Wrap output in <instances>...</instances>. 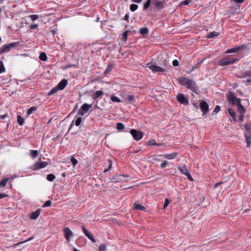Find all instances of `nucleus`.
<instances>
[{
	"instance_id": "obj_1",
	"label": "nucleus",
	"mask_w": 251,
	"mask_h": 251,
	"mask_svg": "<svg viewBox=\"0 0 251 251\" xmlns=\"http://www.w3.org/2000/svg\"><path fill=\"white\" fill-rule=\"evenodd\" d=\"M245 137L247 144V147H249L251 144V122H249L245 125Z\"/></svg>"
},
{
	"instance_id": "obj_2",
	"label": "nucleus",
	"mask_w": 251,
	"mask_h": 251,
	"mask_svg": "<svg viewBox=\"0 0 251 251\" xmlns=\"http://www.w3.org/2000/svg\"><path fill=\"white\" fill-rule=\"evenodd\" d=\"M20 44L19 42H15L4 45L1 48V53L9 51L10 49L16 48L19 47Z\"/></svg>"
},
{
	"instance_id": "obj_3",
	"label": "nucleus",
	"mask_w": 251,
	"mask_h": 251,
	"mask_svg": "<svg viewBox=\"0 0 251 251\" xmlns=\"http://www.w3.org/2000/svg\"><path fill=\"white\" fill-rule=\"evenodd\" d=\"M247 49V46L245 44H243L239 46L235 47L233 48L227 50L226 51V53H231L238 52L243 50Z\"/></svg>"
},
{
	"instance_id": "obj_4",
	"label": "nucleus",
	"mask_w": 251,
	"mask_h": 251,
	"mask_svg": "<svg viewBox=\"0 0 251 251\" xmlns=\"http://www.w3.org/2000/svg\"><path fill=\"white\" fill-rule=\"evenodd\" d=\"M130 132L134 139L136 141L140 140L143 137L144 133L141 131L133 129L130 130Z\"/></svg>"
},
{
	"instance_id": "obj_5",
	"label": "nucleus",
	"mask_w": 251,
	"mask_h": 251,
	"mask_svg": "<svg viewBox=\"0 0 251 251\" xmlns=\"http://www.w3.org/2000/svg\"><path fill=\"white\" fill-rule=\"evenodd\" d=\"M91 106L92 104H88L86 103H84L79 109L77 115L83 116L89 111Z\"/></svg>"
},
{
	"instance_id": "obj_6",
	"label": "nucleus",
	"mask_w": 251,
	"mask_h": 251,
	"mask_svg": "<svg viewBox=\"0 0 251 251\" xmlns=\"http://www.w3.org/2000/svg\"><path fill=\"white\" fill-rule=\"evenodd\" d=\"M200 107L201 110V111L203 113V115L206 114L209 111V105L207 104V103L203 100H201L200 101Z\"/></svg>"
},
{
	"instance_id": "obj_7",
	"label": "nucleus",
	"mask_w": 251,
	"mask_h": 251,
	"mask_svg": "<svg viewBox=\"0 0 251 251\" xmlns=\"http://www.w3.org/2000/svg\"><path fill=\"white\" fill-rule=\"evenodd\" d=\"M147 66L153 72H163L165 71L163 68L156 66L155 64H152L151 63L147 64Z\"/></svg>"
},
{
	"instance_id": "obj_8",
	"label": "nucleus",
	"mask_w": 251,
	"mask_h": 251,
	"mask_svg": "<svg viewBox=\"0 0 251 251\" xmlns=\"http://www.w3.org/2000/svg\"><path fill=\"white\" fill-rule=\"evenodd\" d=\"M228 100L233 104L238 106V102L239 100V103H241V100L234 96V94L231 93L228 96Z\"/></svg>"
},
{
	"instance_id": "obj_9",
	"label": "nucleus",
	"mask_w": 251,
	"mask_h": 251,
	"mask_svg": "<svg viewBox=\"0 0 251 251\" xmlns=\"http://www.w3.org/2000/svg\"><path fill=\"white\" fill-rule=\"evenodd\" d=\"M176 100L180 103L187 105L189 104V100L183 94H178L176 96Z\"/></svg>"
},
{
	"instance_id": "obj_10",
	"label": "nucleus",
	"mask_w": 251,
	"mask_h": 251,
	"mask_svg": "<svg viewBox=\"0 0 251 251\" xmlns=\"http://www.w3.org/2000/svg\"><path fill=\"white\" fill-rule=\"evenodd\" d=\"M187 88L190 89L193 92L197 94L198 93V87L197 84L195 81L190 79L187 85Z\"/></svg>"
},
{
	"instance_id": "obj_11",
	"label": "nucleus",
	"mask_w": 251,
	"mask_h": 251,
	"mask_svg": "<svg viewBox=\"0 0 251 251\" xmlns=\"http://www.w3.org/2000/svg\"><path fill=\"white\" fill-rule=\"evenodd\" d=\"M48 165L47 162H36L32 166L31 169L33 170H36L40 169H42L46 167Z\"/></svg>"
},
{
	"instance_id": "obj_12",
	"label": "nucleus",
	"mask_w": 251,
	"mask_h": 251,
	"mask_svg": "<svg viewBox=\"0 0 251 251\" xmlns=\"http://www.w3.org/2000/svg\"><path fill=\"white\" fill-rule=\"evenodd\" d=\"M63 231L65 239L67 241H69L73 236L72 231L68 227L64 228Z\"/></svg>"
},
{
	"instance_id": "obj_13",
	"label": "nucleus",
	"mask_w": 251,
	"mask_h": 251,
	"mask_svg": "<svg viewBox=\"0 0 251 251\" xmlns=\"http://www.w3.org/2000/svg\"><path fill=\"white\" fill-rule=\"evenodd\" d=\"M122 177H128L129 176L128 175H117L115 176H113L111 180L114 182H119L124 180V179L122 178Z\"/></svg>"
},
{
	"instance_id": "obj_14",
	"label": "nucleus",
	"mask_w": 251,
	"mask_h": 251,
	"mask_svg": "<svg viewBox=\"0 0 251 251\" xmlns=\"http://www.w3.org/2000/svg\"><path fill=\"white\" fill-rule=\"evenodd\" d=\"M234 63H235L234 60L228 61V58H226V57L223 58L218 61V64L221 66H225L231 65V64H234Z\"/></svg>"
},
{
	"instance_id": "obj_15",
	"label": "nucleus",
	"mask_w": 251,
	"mask_h": 251,
	"mask_svg": "<svg viewBox=\"0 0 251 251\" xmlns=\"http://www.w3.org/2000/svg\"><path fill=\"white\" fill-rule=\"evenodd\" d=\"M67 84V80L66 79H63L56 85L57 88H58L59 90H62L65 88Z\"/></svg>"
},
{
	"instance_id": "obj_16",
	"label": "nucleus",
	"mask_w": 251,
	"mask_h": 251,
	"mask_svg": "<svg viewBox=\"0 0 251 251\" xmlns=\"http://www.w3.org/2000/svg\"><path fill=\"white\" fill-rule=\"evenodd\" d=\"M41 210L38 209L35 211L32 212L30 216V218L32 220H36L38 218L41 213Z\"/></svg>"
},
{
	"instance_id": "obj_17",
	"label": "nucleus",
	"mask_w": 251,
	"mask_h": 251,
	"mask_svg": "<svg viewBox=\"0 0 251 251\" xmlns=\"http://www.w3.org/2000/svg\"><path fill=\"white\" fill-rule=\"evenodd\" d=\"M81 121V117H77L75 121L73 120L70 126L69 130H70L72 128V127L74 126V123L75 124L76 126H79L80 125Z\"/></svg>"
},
{
	"instance_id": "obj_18",
	"label": "nucleus",
	"mask_w": 251,
	"mask_h": 251,
	"mask_svg": "<svg viewBox=\"0 0 251 251\" xmlns=\"http://www.w3.org/2000/svg\"><path fill=\"white\" fill-rule=\"evenodd\" d=\"M165 2V0H163L162 1H158L155 0L154 3L155 6H156L157 8L162 9L164 7V4Z\"/></svg>"
},
{
	"instance_id": "obj_19",
	"label": "nucleus",
	"mask_w": 251,
	"mask_h": 251,
	"mask_svg": "<svg viewBox=\"0 0 251 251\" xmlns=\"http://www.w3.org/2000/svg\"><path fill=\"white\" fill-rule=\"evenodd\" d=\"M190 80L186 77H182L178 79V82L180 84L187 86Z\"/></svg>"
},
{
	"instance_id": "obj_20",
	"label": "nucleus",
	"mask_w": 251,
	"mask_h": 251,
	"mask_svg": "<svg viewBox=\"0 0 251 251\" xmlns=\"http://www.w3.org/2000/svg\"><path fill=\"white\" fill-rule=\"evenodd\" d=\"M227 111L230 116L232 118L233 120L235 122H237V119L236 114V113L234 112V110L232 108H229L228 109Z\"/></svg>"
},
{
	"instance_id": "obj_21",
	"label": "nucleus",
	"mask_w": 251,
	"mask_h": 251,
	"mask_svg": "<svg viewBox=\"0 0 251 251\" xmlns=\"http://www.w3.org/2000/svg\"><path fill=\"white\" fill-rule=\"evenodd\" d=\"M205 59L206 57H204L202 60L198 61L197 64L191 69V71L189 72V73L194 71L196 69L199 68L201 66V65L202 64V63L203 62Z\"/></svg>"
},
{
	"instance_id": "obj_22",
	"label": "nucleus",
	"mask_w": 251,
	"mask_h": 251,
	"mask_svg": "<svg viewBox=\"0 0 251 251\" xmlns=\"http://www.w3.org/2000/svg\"><path fill=\"white\" fill-rule=\"evenodd\" d=\"M238 106H237V109H238V111L240 113V114H245V113L246 112V109L245 108H244V107L242 105L241 103H239V100H238Z\"/></svg>"
},
{
	"instance_id": "obj_23",
	"label": "nucleus",
	"mask_w": 251,
	"mask_h": 251,
	"mask_svg": "<svg viewBox=\"0 0 251 251\" xmlns=\"http://www.w3.org/2000/svg\"><path fill=\"white\" fill-rule=\"evenodd\" d=\"M103 94H104V93L102 91H101V90L97 91L95 93H94L93 94L92 97H93V99L96 100L97 98H98L99 97L102 96Z\"/></svg>"
},
{
	"instance_id": "obj_24",
	"label": "nucleus",
	"mask_w": 251,
	"mask_h": 251,
	"mask_svg": "<svg viewBox=\"0 0 251 251\" xmlns=\"http://www.w3.org/2000/svg\"><path fill=\"white\" fill-rule=\"evenodd\" d=\"M133 208L135 210H139L141 211H146V207L141 204H137L136 203H134Z\"/></svg>"
},
{
	"instance_id": "obj_25",
	"label": "nucleus",
	"mask_w": 251,
	"mask_h": 251,
	"mask_svg": "<svg viewBox=\"0 0 251 251\" xmlns=\"http://www.w3.org/2000/svg\"><path fill=\"white\" fill-rule=\"evenodd\" d=\"M177 156V153L173 152L171 154H165L163 156L168 159H173L175 158Z\"/></svg>"
},
{
	"instance_id": "obj_26",
	"label": "nucleus",
	"mask_w": 251,
	"mask_h": 251,
	"mask_svg": "<svg viewBox=\"0 0 251 251\" xmlns=\"http://www.w3.org/2000/svg\"><path fill=\"white\" fill-rule=\"evenodd\" d=\"M178 169L182 174L185 176L189 173V171L188 170L187 168L185 166L178 167Z\"/></svg>"
},
{
	"instance_id": "obj_27",
	"label": "nucleus",
	"mask_w": 251,
	"mask_h": 251,
	"mask_svg": "<svg viewBox=\"0 0 251 251\" xmlns=\"http://www.w3.org/2000/svg\"><path fill=\"white\" fill-rule=\"evenodd\" d=\"M14 177L11 176L8 178H3L1 180V187H4L9 180H12Z\"/></svg>"
},
{
	"instance_id": "obj_28",
	"label": "nucleus",
	"mask_w": 251,
	"mask_h": 251,
	"mask_svg": "<svg viewBox=\"0 0 251 251\" xmlns=\"http://www.w3.org/2000/svg\"><path fill=\"white\" fill-rule=\"evenodd\" d=\"M149 29L148 27H145L143 28H141L139 30V33L142 35H146L149 33Z\"/></svg>"
},
{
	"instance_id": "obj_29",
	"label": "nucleus",
	"mask_w": 251,
	"mask_h": 251,
	"mask_svg": "<svg viewBox=\"0 0 251 251\" xmlns=\"http://www.w3.org/2000/svg\"><path fill=\"white\" fill-rule=\"evenodd\" d=\"M129 32V30H127L125 31L122 35L121 39L125 42H126L127 40L128 36V33Z\"/></svg>"
},
{
	"instance_id": "obj_30",
	"label": "nucleus",
	"mask_w": 251,
	"mask_h": 251,
	"mask_svg": "<svg viewBox=\"0 0 251 251\" xmlns=\"http://www.w3.org/2000/svg\"><path fill=\"white\" fill-rule=\"evenodd\" d=\"M219 33L218 32L213 31V32H209L207 35V38L210 39L215 37H217L219 36Z\"/></svg>"
},
{
	"instance_id": "obj_31",
	"label": "nucleus",
	"mask_w": 251,
	"mask_h": 251,
	"mask_svg": "<svg viewBox=\"0 0 251 251\" xmlns=\"http://www.w3.org/2000/svg\"><path fill=\"white\" fill-rule=\"evenodd\" d=\"M113 67H114V64H112V63L108 64L105 71H104V74L105 75L108 74L112 70V69Z\"/></svg>"
},
{
	"instance_id": "obj_32",
	"label": "nucleus",
	"mask_w": 251,
	"mask_h": 251,
	"mask_svg": "<svg viewBox=\"0 0 251 251\" xmlns=\"http://www.w3.org/2000/svg\"><path fill=\"white\" fill-rule=\"evenodd\" d=\"M39 59L43 61H47L48 59V57L46 53L44 52H41L39 55Z\"/></svg>"
},
{
	"instance_id": "obj_33",
	"label": "nucleus",
	"mask_w": 251,
	"mask_h": 251,
	"mask_svg": "<svg viewBox=\"0 0 251 251\" xmlns=\"http://www.w3.org/2000/svg\"><path fill=\"white\" fill-rule=\"evenodd\" d=\"M38 154V151L37 150H30V155L33 158H35Z\"/></svg>"
},
{
	"instance_id": "obj_34",
	"label": "nucleus",
	"mask_w": 251,
	"mask_h": 251,
	"mask_svg": "<svg viewBox=\"0 0 251 251\" xmlns=\"http://www.w3.org/2000/svg\"><path fill=\"white\" fill-rule=\"evenodd\" d=\"M127 100L128 102L131 103H133L135 102V97L133 95H129L127 96Z\"/></svg>"
},
{
	"instance_id": "obj_35",
	"label": "nucleus",
	"mask_w": 251,
	"mask_h": 251,
	"mask_svg": "<svg viewBox=\"0 0 251 251\" xmlns=\"http://www.w3.org/2000/svg\"><path fill=\"white\" fill-rule=\"evenodd\" d=\"M147 144L148 146H152V145H156V146H161L162 145V144H156L155 140L154 139H151L150 140L148 143Z\"/></svg>"
},
{
	"instance_id": "obj_36",
	"label": "nucleus",
	"mask_w": 251,
	"mask_h": 251,
	"mask_svg": "<svg viewBox=\"0 0 251 251\" xmlns=\"http://www.w3.org/2000/svg\"><path fill=\"white\" fill-rule=\"evenodd\" d=\"M17 121L20 125L22 126L25 123V119L20 115H18L17 116Z\"/></svg>"
},
{
	"instance_id": "obj_37",
	"label": "nucleus",
	"mask_w": 251,
	"mask_h": 251,
	"mask_svg": "<svg viewBox=\"0 0 251 251\" xmlns=\"http://www.w3.org/2000/svg\"><path fill=\"white\" fill-rule=\"evenodd\" d=\"M110 99L113 102H120L122 101L119 98L114 95H112Z\"/></svg>"
},
{
	"instance_id": "obj_38",
	"label": "nucleus",
	"mask_w": 251,
	"mask_h": 251,
	"mask_svg": "<svg viewBox=\"0 0 251 251\" xmlns=\"http://www.w3.org/2000/svg\"><path fill=\"white\" fill-rule=\"evenodd\" d=\"M116 128L119 130H122L125 128V125L122 123H117L116 124Z\"/></svg>"
},
{
	"instance_id": "obj_39",
	"label": "nucleus",
	"mask_w": 251,
	"mask_h": 251,
	"mask_svg": "<svg viewBox=\"0 0 251 251\" xmlns=\"http://www.w3.org/2000/svg\"><path fill=\"white\" fill-rule=\"evenodd\" d=\"M59 90L58 88H57V86L53 88L48 93V96L52 95L55 93H56Z\"/></svg>"
},
{
	"instance_id": "obj_40",
	"label": "nucleus",
	"mask_w": 251,
	"mask_h": 251,
	"mask_svg": "<svg viewBox=\"0 0 251 251\" xmlns=\"http://www.w3.org/2000/svg\"><path fill=\"white\" fill-rule=\"evenodd\" d=\"M55 178V176L52 174H49L47 176V179L49 181H52Z\"/></svg>"
},
{
	"instance_id": "obj_41",
	"label": "nucleus",
	"mask_w": 251,
	"mask_h": 251,
	"mask_svg": "<svg viewBox=\"0 0 251 251\" xmlns=\"http://www.w3.org/2000/svg\"><path fill=\"white\" fill-rule=\"evenodd\" d=\"M107 162L108 163V168L107 169H105L104 171V173H105V172L110 170L111 168H112V160L110 159H108L107 160Z\"/></svg>"
},
{
	"instance_id": "obj_42",
	"label": "nucleus",
	"mask_w": 251,
	"mask_h": 251,
	"mask_svg": "<svg viewBox=\"0 0 251 251\" xmlns=\"http://www.w3.org/2000/svg\"><path fill=\"white\" fill-rule=\"evenodd\" d=\"M37 107L35 106H32L29 108L27 111V115H30L33 111H35L37 110Z\"/></svg>"
},
{
	"instance_id": "obj_43",
	"label": "nucleus",
	"mask_w": 251,
	"mask_h": 251,
	"mask_svg": "<svg viewBox=\"0 0 251 251\" xmlns=\"http://www.w3.org/2000/svg\"><path fill=\"white\" fill-rule=\"evenodd\" d=\"M151 0H147L144 4V9H147L151 5Z\"/></svg>"
},
{
	"instance_id": "obj_44",
	"label": "nucleus",
	"mask_w": 251,
	"mask_h": 251,
	"mask_svg": "<svg viewBox=\"0 0 251 251\" xmlns=\"http://www.w3.org/2000/svg\"><path fill=\"white\" fill-rule=\"evenodd\" d=\"M138 7V6L137 4H131L130 5V10L132 11V12H134L137 9Z\"/></svg>"
},
{
	"instance_id": "obj_45",
	"label": "nucleus",
	"mask_w": 251,
	"mask_h": 251,
	"mask_svg": "<svg viewBox=\"0 0 251 251\" xmlns=\"http://www.w3.org/2000/svg\"><path fill=\"white\" fill-rule=\"evenodd\" d=\"M11 79L9 77H7L6 78H2L1 79V87H2L1 84H5L7 83H9Z\"/></svg>"
},
{
	"instance_id": "obj_46",
	"label": "nucleus",
	"mask_w": 251,
	"mask_h": 251,
	"mask_svg": "<svg viewBox=\"0 0 251 251\" xmlns=\"http://www.w3.org/2000/svg\"><path fill=\"white\" fill-rule=\"evenodd\" d=\"M71 162L74 167L76 166V165L77 164V160L73 156H72L71 158Z\"/></svg>"
},
{
	"instance_id": "obj_47",
	"label": "nucleus",
	"mask_w": 251,
	"mask_h": 251,
	"mask_svg": "<svg viewBox=\"0 0 251 251\" xmlns=\"http://www.w3.org/2000/svg\"><path fill=\"white\" fill-rule=\"evenodd\" d=\"M51 203H52L51 201L50 200H48L43 204V205H42V207H46L50 206L51 205Z\"/></svg>"
},
{
	"instance_id": "obj_48",
	"label": "nucleus",
	"mask_w": 251,
	"mask_h": 251,
	"mask_svg": "<svg viewBox=\"0 0 251 251\" xmlns=\"http://www.w3.org/2000/svg\"><path fill=\"white\" fill-rule=\"evenodd\" d=\"M106 250V246L104 244H102L100 245L99 248V251H105Z\"/></svg>"
},
{
	"instance_id": "obj_49",
	"label": "nucleus",
	"mask_w": 251,
	"mask_h": 251,
	"mask_svg": "<svg viewBox=\"0 0 251 251\" xmlns=\"http://www.w3.org/2000/svg\"><path fill=\"white\" fill-rule=\"evenodd\" d=\"M93 243H95L96 242L95 239L94 238L93 235L89 233L87 236H86Z\"/></svg>"
},
{
	"instance_id": "obj_50",
	"label": "nucleus",
	"mask_w": 251,
	"mask_h": 251,
	"mask_svg": "<svg viewBox=\"0 0 251 251\" xmlns=\"http://www.w3.org/2000/svg\"><path fill=\"white\" fill-rule=\"evenodd\" d=\"M192 0H184L181 2V5H187L192 2Z\"/></svg>"
},
{
	"instance_id": "obj_51",
	"label": "nucleus",
	"mask_w": 251,
	"mask_h": 251,
	"mask_svg": "<svg viewBox=\"0 0 251 251\" xmlns=\"http://www.w3.org/2000/svg\"><path fill=\"white\" fill-rule=\"evenodd\" d=\"M170 201L168 199H165L163 206V209H165L169 204Z\"/></svg>"
},
{
	"instance_id": "obj_52",
	"label": "nucleus",
	"mask_w": 251,
	"mask_h": 251,
	"mask_svg": "<svg viewBox=\"0 0 251 251\" xmlns=\"http://www.w3.org/2000/svg\"><path fill=\"white\" fill-rule=\"evenodd\" d=\"M29 17L33 21L37 20L39 17L37 15L35 14L31 15Z\"/></svg>"
},
{
	"instance_id": "obj_53",
	"label": "nucleus",
	"mask_w": 251,
	"mask_h": 251,
	"mask_svg": "<svg viewBox=\"0 0 251 251\" xmlns=\"http://www.w3.org/2000/svg\"><path fill=\"white\" fill-rule=\"evenodd\" d=\"M220 110H221V107L219 105H216L214 109L213 113H215L216 114L218 112H219Z\"/></svg>"
},
{
	"instance_id": "obj_54",
	"label": "nucleus",
	"mask_w": 251,
	"mask_h": 251,
	"mask_svg": "<svg viewBox=\"0 0 251 251\" xmlns=\"http://www.w3.org/2000/svg\"><path fill=\"white\" fill-rule=\"evenodd\" d=\"M38 26V24H31L30 26H29V28L30 29H35L36 28H37Z\"/></svg>"
},
{
	"instance_id": "obj_55",
	"label": "nucleus",
	"mask_w": 251,
	"mask_h": 251,
	"mask_svg": "<svg viewBox=\"0 0 251 251\" xmlns=\"http://www.w3.org/2000/svg\"><path fill=\"white\" fill-rule=\"evenodd\" d=\"M82 230L86 236L90 233L84 226H82Z\"/></svg>"
},
{
	"instance_id": "obj_56",
	"label": "nucleus",
	"mask_w": 251,
	"mask_h": 251,
	"mask_svg": "<svg viewBox=\"0 0 251 251\" xmlns=\"http://www.w3.org/2000/svg\"><path fill=\"white\" fill-rule=\"evenodd\" d=\"M168 163L167 161H164L160 165V167L162 168H165L167 165H168Z\"/></svg>"
},
{
	"instance_id": "obj_57",
	"label": "nucleus",
	"mask_w": 251,
	"mask_h": 251,
	"mask_svg": "<svg viewBox=\"0 0 251 251\" xmlns=\"http://www.w3.org/2000/svg\"><path fill=\"white\" fill-rule=\"evenodd\" d=\"M0 72L2 73L5 71V69L2 62L1 61V66H0Z\"/></svg>"
},
{
	"instance_id": "obj_58",
	"label": "nucleus",
	"mask_w": 251,
	"mask_h": 251,
	"mask_svg": "<svg viewBox=\"0 0 251 251\" xmlns=\"http://www.w3.org/2000/svg\"><path fill=\"white\" fill-rule=\"evenodd\" d=\"M173 65L175 67L178 66L179 65V62L177 60L175 59L173 61Z\"/></svg>"
},
{
	"instance_id": "obj_59",
	"label": "nucleus",
	"mask_w": 251,
	"mask_h": 251,
	"mask_svg": "<svg viewBox=\"0 0 251 251\" xmlns=\"http://www.w3.org/2000/svg\"><path fill=\"white\" fill-rule=\"evenodd\" d=\"M244 117H245V114H240V116L239 118V121L241 122H242L244 121Z\"/></svg>"
},
{
	"instance_id": "obj_60",
	"label": "nucleus",
	"mask_w": 251,
	"mask_h": 251,
	"mask_svg": "<svg viewBox=\"0 0 251 251\" xmlns=\"http://www.w3.org/2000/svg\"><path fill=\"white\" fill-rule=\"evenodd\" d=\"M226 58H228V61H231L234 60L235 62L238 61V60H239L238 58H231L229 56H228Z\"/></svg>"
},
{
	"instance_id": "obj_61",
	"label": "nucleus",
	"mask_w": 251,
	"mask_h": 251,
	"mask_svg": "<svg viewBox=\"0 0 251 251\" xmlns=\"http://www.w3.org/2000/svg\"><path fill=\"white\" fill-rule=\"evenodd\" d=\"M186 176L188 177V179L189 180H190V181L193 180V179L192 177L191 176L190 173H189L187 175H186Z\"/></svg>"
},
{
	"instance_id": "obj_62",
	"label": "nucleus",
	"mask_w": 251,
	"mask_h": 251,
	"mask_svg": "<svg viewBox=\"0 0 251 251\" xmlns=\"http://www.w3.org/2000/svg\"><path fill=\"white\" fill-rule=\"evenodd\" d=\"M129 18V16L128 14H126V15L124 17L123 19L126 21L127 22H128V19Z\"/></svg>"
},
{
	"instance_id": "obj_63",
	"label": "nucleus",
	"mask_w": 251,
	"mask_h": 251,
	"mask_svg": "<svg viewBox=\"0 0 251 251\" xmlns=\"http://www.w3.org/2000/svg\"><path fill=\"white\" fill-rule=\"evenodd\" d=\"M249 72H248V71L245 72V73H244V75L245 76H251V74H250ZM250 72H251V71Z\"/></svg>"
},
{
	"instance_id": "obj_64",
	"label": "nucleus",
	"mask_w": 251,
	"mask_h": 251,
	"mask_svg": "<svg viewBox=\"0 0 251 251\" xmlns=\"http://www.w3.org/2000/svg\"><path fill=\"white\" fill-rule=\"evenodd\" d=\"M223 182H218V183H216V184H215V185H214V188H216L218 187L219 186H220V185H221L222 184H223Z\"/></svg>"
}]
</instances>
